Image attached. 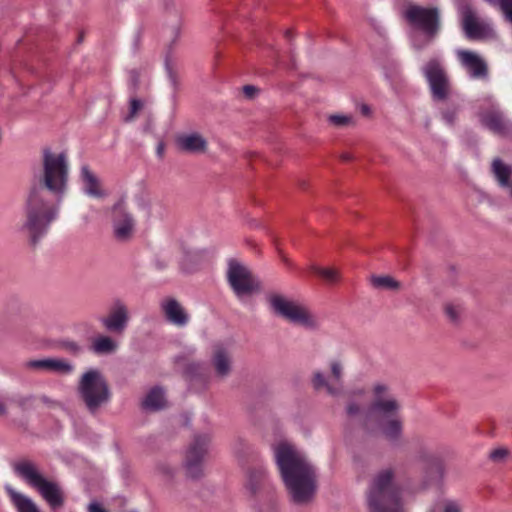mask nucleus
I'll list each match as a JSON object with an SVG mask.
<instances>
[{
    "label": "nucleus",
    "instance_id": "f257e3e1",
    "mask_svg": "<svg viewBox=\"0 0 512 512\" xmlns=\"http://www.w3.org/2000/svg\"><path fill=\"white\" fill-rule=\"evenodd\" d=\"M42 188H33L25 202V221L19 231L26 233L36 245L49 231L59 215L61 202L66 194L69 179V162L64 152L55 153L50 148L42 151Z\"/></svg>",
    "mask_w": 512,
    "mask_h": 512
},
{
    "label": "nucleus",
    "instance_id": "f03ea898",
    "mask_svg": "<svg viewBox=\"0 0 512 512\" xmlns=\"http://www.w3.org/2000/svg\"><path fill=\"white\" fill-rule=\"evenodd\" d=\"M273 451L291 501L297 505L309 503L317 489L314 466L304 452L288 441H281L274 445Z\"/></svg>",
    "mask_w": 512,
    "mask_h": 512
},
{
    "label": "nucleus",
    "instance_id": "7ed1b4c3",
    "mask_svg": "<svg viewBox=\"0 0 512 512\" xmlns=\"http://www.w3.org/2000/svg\"><path fill=\"white\" fill-rule=\"evenodd\" d=\"M366 506L368 512H403L400 489L391 469L382 470L371 479Z\"/></svg>",
    "mask_w": 512,
    "mask_h": 512
},
{
    "label": "nucleus",
    "instance_id": "20e7f679",
    "mask_svg": "<svg viewBox=\"0 0 512 512\" xmlns=\"http://www.w3.org/2000/svg\"><path fill=\"white\" fill-rule=\"evenodd\" d=\"M14 473L36 490L52 511L64 506L65 494L56 481L47 479L31 460H19L12 465Z\"/></svg>",
    "mask_w": 512,
    "mask_h": 512
},
{
    "label": "nucleus",
    "instance_id": "39448f33",
    "mask_svg": "<svg viewBox=\"0 0 512 512\" xmlns=\"http://www.w3.org/2000/svg\"><path fill=\"white\" fill-rule=\"evenodd\" d=\"M77 395L91 414L97 413L111 400L108 381L97 368H89L82 373L77 383Z\"/></svg>",
    "mask_w": 512,
    "mask_h": 512
},
{
    "label": "nucleus",
    "instance_id": "423d86ee",
    "mask_svg": "<svg viewBox=\"0 0 512 512\" xmlns=\"http://www.w3.org/2000/svg\"><path fill=\"white\" fill-rule=\"evenodd\" d=\"M475 108L482 127L501 136L512 134V121L504 115L493 95L485 94L477 98Z\"/></svg>",
    "mask_w": 512,
    "mask_h": 512
},
{
    "label": "nucleus",
    "instance_id": "0eeeda50",
    "mask_svg": "<svg viewBox=\"0 0 512 512\" xmlns=\"http://www.w3.org/2000/svg\"><path fill=\"white\" fill-rule=\"evenodd\" d=\"M273 312L293 324L303 326L308 329H314L319 326V319L307 308L293 301L286 299L281 295H271L268 298Z\"/></svg>",
    "mask_w": 512,
    "mask_h": 512
},
{
    "label": "nucleus",
    "instance_id": "6e6552de",
    "mask_svg": "<svg viewBox=\"0 0 512 512\" xmlns=\"http://www.w3.org/2000/svg\"><path fill=\"white\" fill-rule=\"evenodd\" d=\"M226 278L230 288L241 301L244 297L261 290L260 282L251 270L236 259L228 261Z\"/></svg>",
    "mask_w": 512,
    "mask_h": 512
},
{
    "label": "nucleus",
    "instance_id": "1a4fd4ad",
    "mask_svg": "<svg viewBox=\"0 0 512 512\" xmlns=\"http://www.w3.org/2000/svg\"><path fill=\"white\" fill-rule=\"evenodd\" d=\"M404 17L411 26L422 31L429 39L434 38L440 31L441 12L438 7L410 4L405 9Z\"/></svg>",
    "mask_w": 512,
    "mask_h": 512
},
{
    "label": "nucleus",
    "instance_id": "9d476101",
    "mask_svg": "<svg viewBox=\"0 0 512 512\" xmlns=\"http://www.w3.org/2000/svg\"><path fill=\"white\" fill-rule=\"evenodd\" d=\"M433 101H444L451 93V82L444 63L439 58L429 59L421 68Z\"/></svg>",
    "mask_w": 512,
    "mask_h": 512
},
{
    "label": "nucleus",
    "instance_id": "9b49d317",
    "mask_svg": "<svg viewBox=\"0 0 512 512\" xmlns=\"http://www.w3.org/2000/svg\"><path fill=\"white\" fill-rule=\"evenodd\" d=\"M459 11L462 29L468 39L488 40L496 37L492 23L487 19L479 18L470 5H462Z\"/></svg>",
    "mask_w": 512,
    "mask_h": 512
},
{
    "label": "nucleus",
    "instance_id": "f8f14e48",
    "mask_svg": "<svg viewBox=\"0 0 512 512\" xmlns=\"http://www.w3.org/2000/svg\"><path fill=\"white\" fill-rule=\"evenodd\" d=\"M209 442L208 435H196L188 446L183 462L188 478L199 479L203 476V463L208 452Z\"/></svg>",
    "mask_w": 512,
    "mask_h": 512
},
{
    "label": "nucleus",
    "instance_id": "ddd939ff",
    "mask_svg": "<svg viewBox=\"0 0 512 512\" xmlns=\"http://www.w3.org/2000/svg\"><path fill=\"white\" fill-rule=\"evenodd\" d=\"M401 405L390 393V389L385 384H375L373 387V401L369 406V414L378 419H388L399 414Z\"/></svg>",
    "mask_w": 512,
    "mask_h": 512
},
{
    "label": "nucleus",
    "instance_id": "4468645a",
    "mask_svg": "<svg viewBox=\"0 0 512 512\" xmlns=\"http://www.w3.org/2000/svg\"><path fill=\"white\" fill-rule=\"evenodd\" d=\"M456 56L469 78L474 80L488 79V64L480 54L471 50L458 49L456 50Z\"/></svg>",
    "mask_w": 512,
    "mask_h": 512
},
{
    "label": "nucleus",
    "instance_id": "2eb2a0df",
    "mask_svg": "<svg viewBox=\"0 0 512 512\" xmlns=\"http://www.w3.org/2000/svg\"><path fill=\"white\" fill-rule=\"evenodd\" d=\"M330 370L333 383L329 382L321 371H316L312 377V385L315 390L325 389L332 397H338L343 392V364L340 360H332L330 362Z\"/></svg>",
    "mask_w": 512,
    "mask_h": 512
},
{
    "label": "nucleus",
    "instance_id": "dca6fc26",
    "mask_svg": "<svg viewBox=\"0 0 512 512\" xmlns=\"http://www.w3.org/2000/svg\"><path fill=\"white\" fill-rule=\"evenodd\" d=\"M135 222L132 215L127 211L124 200L118 201L113 207V230L119 241H127L134 231Z\"/></svg>",
    "mask_w": 512,
    "mask_h": 512
},
{
    "label": "nucleus",
    "instance_id": "f3484780",
    "mask_svg": "<svg viewBox=\"0 0 512 512\" xmlns=\"http://www.w3.org/2000/svg\"><path fill=\"white\" fill-rule=\"evenodd\" d=\"M100 322L106 330L122 334L127 328L129 322L127 306L120 300L114 301L109 314L100 318Z\"/></svg>",
    "mask_w": 512,
    "mask_h": 512
},
{
    "label": "nucleus",
    "instance_id": "a211bd4d",
    "mask_svg": "<svg viewBox=\"0 0 512 512\" xmlns=\"http://www.w3.org/2000/svg\"><path fill=\"white\" fill-rule=\"evenodd\" d=\"M175 143L181 152L188 154H203L208 148L207 140L198 132L178 134Z\"/></svg>",
    "mask_w": 512,
    "mask_h": 512
},
{
    "label": "nucleus",
    "instance_id": "6ab92c4d",
    "mask_svg": "<svg viewBox=\"0 0 512 512\" xmlns=\"http://www.w3.org/2000/svg\"><path fill=\"white\" fill-rule=\"evenodd\" d=\"M210 363L214 369L215 376L220 379L228 377L232 372V355L223 345L219 344L214 346Z\"/></svg>",
    "mask_w": 512,
    "mask_h": 512
},
{
    "label": "nucleus",
    "instance_id": "aec40b11",
    "mask_svg": "<svg viewBox=\"0 0 512 512\" xmlns=\"http://www.w3.org/2000/svg\"><path fill=\"white\" fill-rule=\"evenodd\" d=\"M160 307L169 323L178 327H184L188 324L189 315L176 299H165L161 302Z\"/></svg>",
    "mask_w": 512,
    "mask_h": 512
},
{
    "label": "nucleus",
    "instance_id": "412c9836",
    "mask_svg": "<svg viewBox=\"0 0 512 512\" xmlns=\"http://www.w3.org/2000/svg\"><path fill=\"white\" fill-rule=\"evenodd\" d=\"M5 491L17 512H42L32 498L17 491L12 486L6 485Z\"/></svg>",
    "mask_w": 512,
    "mask_h": 512
},
{
    "label": "nucleus",
    "instance_id": "4be33fe9",
    "mask_svg": "<svg viewBox=\"0 0 512 512\" xmlns=\"http://www.w3.org/2000/svg\"><path fill=\"white\" fill-rule=\"evenodd\" d=\"M80 177L83 182V191L86 195L93 198H101L105 195L104 191L100 187L97 176L87 165H83L81 167Z\"/></svg>",
    "mask_w": 512,
    "mask_h": 512
},
{
    "label": "nucleus",
    "instance_id": "5701e85b",
    "mask_svg": "<svg viewBox=\"0 0 512 512\" xmlns=\"http://www.w3.org/2000/svg\"><path fill=\"white\" fill-rule=\"evenodd\" d=\"M382 435L391 443H398L402 438L403 421L399 415L383 419L380 424Z\"/></svg>",
    "mask_w": 512,
    "mask_h": 512
},
{
    "label": "nucleus",
    "instance_id": "b1692460",
    "mask_svg": "<svg viewBox=\"0 0 512 512\" xmlns=\"http://www.w3.org/2000/svg\"><path fill=\"white\" fill-rule=\"evenodd\" d=\"M491 170L499 186L509 189V194L512 197V185L509 181L512 176V165H507L501 159L496 158L492 162Z\"/></svg>",
    "mask_w": 512,
    "mask_h": 512
},
{
    "label": "nucleus",
    "instance_id": "393cba45",
    "mask_svg": "<svg viewBox=\"0 0 512 512\" xmlns=\"http://www.w3.org/2000/svg\"><path fill=\"white\" fill-rule=\"evenodd\" d=\"M118 343L110 336L100 335L93 339L90 350L96 355H108L116 352Z\"/></svg>",
    "mask_w": 512,
    "mask_h": 512
},
{
    "label": "nucleus",
    "instance_id": "a878e982",
    "mask_svg": "<svg viewBox=\"0 0 512 512\" xmlns=\"http://www.w3.org/2000/svg\"><path fill=\"white\" fill-rule=\"evenodd\" d=\"M166 405L165 392L161 387L152 388L143 401V406L147 410L157 411Z\"/></svg>",
    "mask_w": 512,
    "mask_h": 512
},
{
    "label": "nucleus",
    "instance_id": "bb28decb",
    "mask_svg": "<svg viewBox=\"0 0 512 512\" xmlns=\"http://www.w3.org/2000/svg\"><path fill=\"white\" fill-rule=\"evenodd\" d=\"M268 483V475L264 468L251 470L246 484L247 489L255 494L261 487Z\"/></svg>",
    "mask_w": 512,
    "mask_h": 512
},
{
    "label": "nucleus",
    "instance_id": "cd10ccee",
    "mask_svg": "<svg viewBox=\"0 0 512 512\" xmlns=\"http://www.w3.org/2000/svg\"><path fill=\"white\" fill-rule=\"evenodd\" d=\"M460 111L461 104L451 101L440 110V118L447 126L453 127L457 122Z\"/></svg>",
    "mask_w": 512,
    "mask_h": 512
},
{
    "label": "nucleus",
    "instance_id": "c85d7f7f",
    "mask_svg": "<svg viewBox=\"0 0 512 512\" xmlns=\"http://www.w3.org/2000/svg\"><path fill=\"white\" fill-rule=\"evenodd\" d=\"M371 283L375 288L397 290L400 288V282L388 275L372 276Z\"/></svg>",
    "mask_w": 512,
    "mask_h": 512
},
{
    "label": "nucleus",
    "instance_id": "c756f323",
    "mask_svg": "<svg viewBox=\"0 0 512 512\" xmlns=\"http://www.w3.org/2000/svg\"><path fill=\"white\" fill-rule=\"evenodd\" d=\"M74 370V366L66 360L51 358L49 371L56 372L59 374H70Z\"/></svg>",
    "mask_w": 512,
    "mask_h": 512
},
{
    "label": "nucleus",
    "instance_id": "7c9ffc66",
    "mask_svg": "<svg viewBox=\"0 0 512 512\" xmlns=\"http://www.w3.org/2000/svg\"><path fill=\"white\" fill-rule=\"evenodd\" d=\"M311 269L328 283H335L340 279L339 271L334 268H322L312 265Z\"/></svg>",
    "mask_w": 512,
    "mask_h": 512
},
{
    "label": "nucleus",
    "instance_id": "2f4dec72",
    "mask_svg": "<svg viewBox=\"0 0 512 512\" xmlns=\"http://www.w3.org/2000/svg\"><path fill=\"white\" fill-rule=\"evenodd\" d=\"M418 458L425 465L435 466L441 474L443 473V465L441 463L440 458L435 453L426 451V450H422V451H420Z\"/></svg>",
    "mask_w": 512,
    "mask_h": 512
},
{
    "label": "nucleus",
    "instance_id": "473e14b6",
    "mask_svg": "<svg viewBox=\"0 0 512 512\" xmlns=\"http://www.w3.org/2000/svg\"><path fill=\"white\" fill-rule=\"evenodd\" d=\"M444 311L451 322L457 323L463 313V307L461 304L449 302L445 304Z\"/></svg>",
    "mask_w": 512,
    "mask_h": 512
},
{
    "label": "nucleus",
    "instance_id": "72a5a7b5",
    "mask_svg": "<svg viewBox=\"0 0 512 512\" xmlns=\"http://www.w3.org/2000/svg\"><path fill=\"white\" fill-rule=\"evenodd\" d=\"M330 124L337 128H343L354 124L353 117L344 114H335L328 117Z\"/></svg>",
    "mask_w": 512,
    "mask_h": 512
},
{
    "label": "nucleus",
    "instance_id": "f704fd0d",
    "mask_svg": "<svg viewBox=\"0 0 512 512\" xmlns=\"http://www.w3.org/2000/svg\"><path fill=\"white\" fill-rule=\"evenodd\" d=\"M204 367L202 363L193 362L187 365L185 375L191 381L203 377Z\"/></svg>",
    "mask_w": 512,
    "mask_h": 512
},
{
    "label": "nucleus",
    "instance_id": "c9c22d12",
    "mask_svg": "<svg viewBox=\"0 0 512 512\" xmlns=\"http://www.w3.org/2000/svg\"><path fill=\"white\" fill-rule=\"evenodd\" d=\"M364 407L361 403L357 402L355 399H350L346 404V414L350 418H357L362 415Z\"/></svg>",
    "mask_w": 512,
    "mask_h": 512
},
{
    "label": "nucleus",
    "instance_id": "e433bc0d",
    "mask_svg": "<svg viewBox=\"0 0 512 512\" xmlns=\"http://www.w3.org/2000/svg\"><path fill=\"white\" fill-rule=\"evenodd\" d=\"M50 359L51 358L30 360L25 363V367L31 370L49 371Z\"/></svg>",
    "mask_w": 512,
    "mask_h": 512
},
{
    "label": "nucleus",
    "instance_id": "4c0bfd02",
    "mask_svg": "<svg viewBox=\"0 0 512 512\" xmlns=\"http://www.w3.org/2000/svg\"><path fill=\"white\" fill-rule=\"evenodd\" d=\"M143 108V102L137 98H131L130 99V107H129V113L124 118L125 122L132 121L137 113Z\"/></svg>",
    "mask_w": 512,
    "mask_h": 512
},
{
    "label": "nucleus",
    "instance_id": "58836bf2",
    "mask_svg": "<svg viewBox=\"0 0 512 512\" xmlns=\"http://www.w3.org/2000/svg\"><path fill=\"white\" fill-rule=\"evenodd\" d=\"M496 5L502 11L505 20L512 25V0H499Z\"/></svg>",
    "mask_w": 512,
    "mask_h": 512
},
{
    "label": "nucleus",
    "instance_id": "ea45409f",
    "mask_svg": "<svg viewBox=\"0 0 512 512\" xmlns=\"http://www.w3.org/2000/svg\"><path fill=\"white\" fill-rule=\"evenodd\" d=\"M442 512H463V508L459 502L447 499L443 501Z\"/></svg>",
    "mask_w": 512,
    "mask_h": 512
},
{
    "label": "nucleus",
    "instance_id": "a19ab883",
    "mask_svg": "<svg viewBox=\"0 0 512 512\" xmlns=\"http://www.w3.org/2000/svg\"><path fill=\"white\" fill-rule=\"evenodd\" d=\"M508 454V450L505 448H498L490 453V458L494 461L503 460Z\"/></svg>",
    "mask_w": 512,
    "mask_h": 512
},
{
    "label": "nucleus",
    "instance_id": "79ce46f5",
    "mask_svg": "<svg viewBox=\"0 0 512 512\" xmlns=\"http://www.w3.org/2000/svg\"><path fill=\"white\" fill-rule=\"evenodd\" d=\"M259 92V89L253 85H245L243 87V93L248 99H253Z\"/></svg>",
    "mask_w": 512,
    "mask_h": 512
},
{
    "label": "nucleus",
    "instance_id": "37998d69",
    "mask_svg": "<svg viewBox=\"0 0 512 512\" xmlns=\"http://www.w3.org/2000/svg\"><path fill=\"white\" fill-rule=\"evenodd\" d=\"M88 512H108L104 507L101 506L97 501H91L87 507Z\"/></svg>",
    "mask_w": 512,
    "mask_h": 512
},
{
    "label": "nucleus",
    "instance_id": "c03bdc74",
    "mask_svg": "<svg viewBox=\"0 0 512 512\" xmlns=\"http://www.w3.org/2000/svg\"><path fill=\"white\" fill-rule=\"evenodd\" d=\"M129 79H130L131 87L133 88V90H136L137 85H138V79H139L138 72L136 70H131L129 72Z\"/></svg>",
    "mask_w": 512,
    "mask_h": 512
},
{
    "label": "nucleus",
    "instance_id": "a18cd8bd",
    "mask_svg": "<svg viewBox=\"0 0 512 512\" xmlns=\"http://www.w3.org/2000/svg\"><path fill=\"white\" fill-rule=\"evenodd\" d=\"M429 39L418 41L417 39L412 40V46L415 50H422L429 44Z\"/></svg>",
    "mask_w": 512,
    "mask_h": 512
},
{
    "label": "nucleus",
    "instance_id": "49530a36",
    "mask_svg": "<svg viewBox=\"0 0 512 512\" xmlns=\"http://www.w3.org/2000/svg\"><path fill=\"white\" fill-rule=\"evenodd\" d=\"M166 71H167V74H168V78L171 82V84L175 87L176 86V74L174 73V71L172 70L171 66L169 65L168 62H166Z\"/></svg>",
    "mask_w": 512,
    "mask_h": 512
},
{
    "label": "nucleus",
    "instance_id": "de8ad7c7",
    "mask_svg": "<svg viewBox=\"0 0 512 512\" xmlns=\"http://www.w3.org/2000/svg\"><path fill=\"white\" fill-rule=\"evenodd\" d=\"M32 400V397L31 396H23V397H18L17 399H15V402L21 406V407H24L27 403H29L30 401Z\"/></svg>",
    "mask_w": 512,
    "mask_h": 512
},
{
    "label": "nucleus",
    "instance_id": "09e8293b",
    "mask_svg": "<svg viewBox=\"0 0 512 512\" xmlns=\"http://www.w3.org/2000/svg\"><path fill=\"white\" fill-rule=\"evenodd\" d=\"M164 149H165V146H164V143L163 142H160L158 145H157V148H156V153H157V156L162 158L163 155H164Z\"/></svg>",
    "mask_w": 512,
    "mask_h": 512
},
{
    "label": "nucleus",
    "instance_id": "8fccbe9b",
    "mask_svg": "<svg viewBox=\"0 0 512 512\" xmlns=\"http://www.w3.org/2000/svg\"><path fill=\"white\" fill-rule=\"evenodd\" d=\"M8 414V408L6 404L0 400V417H4Z\"/></svg>",
    "mask_w": 512,
    "mask_h": 512
},
{
    "label": "nucleus",
    "instance_id": "3c124183",
    "mask_svg": "<svg viewBox=\"0 0 512 512\" xmlns=\"http://www.w3.org/2000/svg\"><path fill=\"white\" fill-rule=\"evenodd\" d=\"M341 158H342L344 161H350V160H352V158H353V157H352V155H351V154H349V153H344V154H342Z\"/></svg>",
    "mask_w": 512,
    "mask_h": 512
},
{
    "label": "nucleus",
    "instance_id": "603ef678",
    "mask_svg": "<svg viewBox=\"0 0 512 512\" xmlns=\"http://www.w3.org/2000/svg\"><path fill=\"white\" fill-rule=\"evenodd\" d=\"M369 112H370V109H369L368 106H366V105L362 106V113L363 114L367 115V114H369Z\"/></svg>",
    "mask_w": 512,
    "mask_h": 512
},
{
    "label": "nucleus",
    "instance_id": "864d4df0",
    "mask_svg": "<svg viewBox=\"0 0 512 512\" xmlns=\"http://www.w3.org/2000/svg\"><path fill=\"white\" fill-rule=\"evenodd\" d=\"M282 260L288 265V266H292V263L289 261V259H287L285 256H282Z\"/></svg>",
    "mask_w": 512,
    "mask_h": 512
},
{
    "label": "nucleus",
    "instance_id": "5fc2aeb1",
    "mask_svg": "<svg viewBox=\"0 0 512 512\" xmlns=\"http://www.w3.org/2000/svg\"><path fill=\"white\" fill-rule=\"evenodd\" d=\"M363 394H364V391H363V390H357V391L353 392V395H354V396H357V395L361 396V395H363Z\"/></svg>",
    "mask_w": 512,
    "mask_h": 512
},
{
    "label": "nucleus",
    "instance_id": "6e6d98bb",
    "mask_svg": "<svg viewBox=\"0 0 512 512\" xmlns=\"http://www.w3.org/2000/svg\"><path fill=\"white\" fill-rule=\"evenodd\" d=\"M491 5H496L499 0H486Z\"/></svg>",
    "mask_w": 512,
    "mask_h": 512
},
{
    "label": "nucleus",
    "instance_id": "4d7b16f0",
    "mask_svg": "<svg viewBox=\"0 0 512 512\" xmlns=\"http://www.w3.org/2000/svg\"><path fill=\"white\" fill-rule=\"evenodd\" d=\"M291 36V31L290 30H287L286 31V37H290Z\"/></svg>",
    "mask_w": 512,
    "mask_h": 512
}]
</instances>
